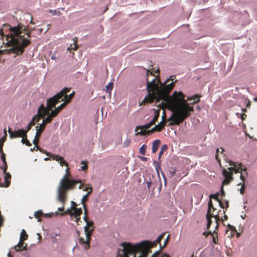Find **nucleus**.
Listing matches in <instances>:
<instances>
[{
  "mask_svg": "<svg viewBox=\"0 0 257 257\" xmlns=\"http://www.w3.org/2000/svg\"><path fill=\"white\" fill-rule=\"evenodd\" d=\"M176 173V170L174 168H171L169 170V177L172 178Z\"/></svg>",
  "mask_w": 257,
  "mask_h": 257,
  "instance_id": "473e14b6",
  "label": "nucleus"
},
{
  "mask_svg": "<svg viewBox=\"0 0 257 257\" xmlns=\"http://www.w3.org/2000/svg\"><path fill=\"white\" fill-rule=\"evenodd\" d=\"M36 149H37V147H36V146L35 145V147H34L33 148H31V149H30V151H31V152H33L34 150H35V151H37L38 150H36Z\"/></svg>",
  "mask_w": 257,
  "mask_h": 257,
  "instance_id": "bf43d9fd",
  "label": "nucleus"
},
{
  "mask_svg": "<svg viewBox=\"0 0 257 257\" xmlns=\"http://www.w3.org/2000/svg\"><path fill=\"white\" fill-rule=\"evenodd\" d=\"M85 222L86 224V226L84 227L86 238L84 239L82 237H80L79 238V242L83 246L85 249H87L90 247L89 242L95 227L92 221L88 220Z\"/></svg>",
  "mask_w": 257,
  "mask_h": 257,
  "instance_id": "0eeeda50",
  "label": "nucleus"
},
{
  "mask_svg": "<svg viewBox=\"0 0 257 257\" xmlns=\"http://www.w3.org/2000/svg\"><path fill=\"white\" fill-rule=\"evenodd\" d=\"M83 207L84 210V216H83V220L84 221H86L88 220V210L87 208L86 205H84Z\"/></svg>",
  "mask_w": 257,
  "mask_h": 257,
  "instance_id": "c756f323",
  "label": "nucleus"
},
{
  "mask_svg": "<svg viewBox=\"0 0 257 257\" xmlns=\"http://www.w3.org/2000/svg\"><path fill=\"white\" fill-rule=\"evenodd\" d=\"M82 213V210L81 208H76L72 210H66L62 214H69L71 217L73 216H80Z\"/></svg>",
  "mask_w": 257,
  "mask_h": 257,
  "instance_id": "4468645a",
  "label": "nucleus"
},
{
  "mask_svg": "<svg viewBox=\"0 0 257 257\" xmlns=\"http://www.w3.org/2000/svg\"><path fill=\"white\" fill-rule=\"evenodd\" d=\"M159 115H160V112L158 110H156L155 111V115L154 116V117L152 119V120L151 121H150V122L148 123H147L145 125H140V126H137L136 127V129H135V132H137V130H138V128L139 127H143V128H150L151 127V126L152 125H153V124H154L157 121L159 117Z\"/></svg>",
  "mask_w": 257,
  "mask_h": 257,
  "instance_id": "f8f14e48",
  "label": "nucleus"
},
{
  "mask_svg": "<svg viewBox=\"0 0 257 257\" xmlns=\"http://www.w3.org/2000/svg\"><path fill=\"white\" fill-rule=\"evenodd\" d=\"M62 93L57 94L53 97L50 98L47 100V106L45 108L43 104H42L38 109V114L33 117L35 122H38L41 118L44 119L46 115L49 113L53 107H55L56 104L58 103V101H60L61 98Z\"/></svg>",
  "mask_w": 257,
  "mask_h": 257,
  "instance_id": "423d86ee",
  "label": "nucleus"
},
{
  "mask_svg": "<svg viewBox=\"0 0 257 257\" xmlns=\"http://www.w3.org/2000/svg\"><path fill=\"white\" fill-rule=\"evenodd\" d=\"M214 215L212 213H207L206 215V218L207 219V228L208 229H209L211 224L212 223V221L211 218L212 217H213Z\"/></svg>",
  "mask_w": 257,
  "mask_h": 257,
  "instance_id": "bb28decb",
  "label": "nucleus"
},
{
  "mask_svg": "<svg viewBox=\"0 0 257 257\" xmlns=\"http://www.w3.org/2000/svg\"><path fill=\"white\" fill-rule=\"evenodd\" d=\"M221 194L222 197H224L225 196V192L223 191V186L221 187Z\"/></svg>",
  "mask_w": 257,
  "mask_h": 257,
  "instance_id": "4d7b16f0",
  "label": "nucleus"
},
{
  "mask_svg": "<svg viewBox=\"0 0 257 257\" xmlns=\"http://www.w3.org/2000/svg\"><path fill=\"white\" fill-rule=\"evenodd\" d=\"M8 132L10 134V137L11 139L17 138L19 137H27L26 132L23 129L18 130L17 131H13L9 127L8 128Z\"/></svg>",
  "mask_w": 257,
  "mask_h": 257,
  "instance_id": "9b49d317",
  "label": "nucleus"
},
{
  "mask_svg": "<svg viewBox=\"0 0 257 257\" xmlns=\"http://www.w3.org/2000/svg\"><path fill=\"white\" fill-rule=\"evenodd\" d=\"M4 132H5V137L3 138H2V139L0 140V142H3L4 143V142L6 140V138L7 137V132H6V129L4 130Z\"/></svg>",
  "mask_w": 257,
  "mask_h": 257,
  "instance_id": "09e8293b",
  "label": "nucleus"
},
{
  "mask_svg": "<svg viewBox=\"0 0 257 257\" xmlns=\"http://www.w3.org/2000/svg\"><path fill=\"white\" fill-rule=\"evenodd\" d=\"M92 190V188H90V191H89L85 195H84L81 199V203L83 204V206L84 205H86L85 202L88 200V195L91 193Z\"/></svg>",
  "mask_w": 257,
  "mask_h": 257,
  "instance_id": "c85d7f7f",
  "label": "nucleus"
},
{
  "mask_svg": "<svg viewBox=\"0 0 257 257\" xmlns=\"http://www.w3.org/2000/svg\"><path fill=\"white\" fill-rule=\"evenodd\" d=\"M4 173L5 174V180L6 184L5 185H4L3 187H8L11 184V175L9 173H7V171L6 172H4Z\"/></svg>",
  "mask_w": 257,
  "mask_h": 257,
  "instance_id": "4be33fe9",
  "label": "nucleus"
},
{
  "mask_svg": "<svg viewBox=\"0 0 257 257\" xmlns=\"http://www.w3.org/2000/svg\"><path fill=\"white\" fill-rule=\"evenodd\" d=\"M59 111L55 108L53 110H51V112L50 113L49 112V113L47 114L46 115H48V116L45 119V121L46 123H50L51 122L52 118L55 116H56Z\"/></svg>",
  "mask_w": 257,
  "mask_h": 257,
  "instance_id": "dca6fc26",
  "label": "nucleus"
},
{
  "mask_svg": "<svg viewBox=\"0 0 257 257\" xmlns=\"http://www.w3.org/2000/svg\"><path fill=\"white\" fill-rule=\"evenodd\" d=\"M246 117V115L244 113L241 114V119L242 120L244 119L245 117Z\"/></svg>",
  "mask_w": 257,
  "mask_h": 257,
  "instance_id": "052dcab7",
  "label": "nucleus"
},
{
  "mask_svg": "<svg viewBox=\"0 0 257 257\" xmlns=\"http://www.w3.org/2000/svg\"><path fill=\"white\" fill-rule=\"evenodd\" d=\"M81 164H84V165L81 166V169L82 171H85L86 170H87L88 168L87 163H85L84 161H82Z\"/></svg>",
  "mask_w": 257,
  "mask_h": 257,
  "instance_id": "37998d69",
  "label": "nucleus"
},
{
  "mask_svg": "<svg viewBox=\"0 0 257 257\" xmlns=\"http://www.w3.org/2000/svg\"><path fill=\"white\" fill-rule=\"evenodd\" d=\"M36 150H39L41 153L45 154L47 156H49L53 160H55L56 161H59L60 160H62V157H61V156H60L59 155H55V154H51V153H50L49 152H48L46 151H45V150L42 149V148H41L39 146H37V149H36Z\"/></svg>",
  "mask_w": 257,
  "mask_h": 257,
  "instance_id": "ddd939ff",
  "label": "nucleus"
},
{
  "mask_svg": "<svg viewBox=\"0 0 257 257\" xmlns=\"http://www.w3.org/2000/svg\"><path fill=\"white\" fill-rule=\"evenodd\" d=\"M161 144V141L160 140H155L153 142L152 144V152L153 153H156L158 149V148Z\"/></svg>",
  "mask_w": 257,
  "mask_h": 257,
  "instance_id": "5701e85b",
  "label": "nucleus"
},
{
  "mask_svg": "<svg viewBox=\"0 0 257 257\" xmlns=\"http://www.w3.org/2000/svg\"><path fill=\"white\" fill-rule=\"evenodd\" d=\"M28 238V235L24 229H22L20 237V241L17 245H15L14 249L16 251L27 249V244L24 241Z\"/></svg>",
  "mask_w": 257,
  "mask_h": 257,
  "instance_id": "6e6552de",
  "label": "nucleus"
},
{
  "mask_svg": "<svg viewBox=\"0 0 257 257\" xmlns=\"http://www.w3.org/2000/svg\"><path fill=\"white\" fill-rule=\"evenodd\" d=\"M77 206V204H76V203H75V202L74 201H71V206L70 208H68L67 209V210H72L76 208Z\"/></svg>",
  "mask_w": 257,
  "mask_h": 257,
  "instance_id": "58836bf2",
  "label": "nucleus"
},
{
  "mask_svg": "<svg viewBox=\"0 0 257 257\" xmlns=\"http://www.w3.org/2000/svg\"><path fill=\"white\" fill-rule=\"evenodd\" d=\"M74 43L73 44H71L70 46L68 48V50L70 51L71 50H76L78 48V45L77 44V38L76 37L73 39Z\"/></svg>",
  "mask_w": 257,
  "mask_h": 257,
  "instance_id": "393cba45",
  "label": "nucleus"
},
{
  "mask_svg": "<svg viewBox=\"0 0 257 257\" xmlns=\"http://www.w3.org/2000/svg\"><path fill=\"white\" fill-rule=\"evenodd\" d=\"M240 179L241 180L242 182H240L238 184V185H241V187L240 188L239 191L240 193L242 195H243L244 193V189H245V186H244V180H245V177L242 173L240 174Z\"/></svg>",
  "mask_w": 257,
  "mask_h": 257,
  "instance_id": "412c9836",
  "label": "nucleus"
},
{
  "mask_svg": "<svg viewBox=\"0 0 257 257\" xmlns=\"http://www.w3.org/2000/svg\"><path fill=\"white\" fill-rule=\"evenodd\" d=\"M43 215V212L41 210H38L35 212L34 216L36 218H38V221L40 222L41 219L40 217Z\"/></svg>",
  "mask_w": 257,
  "mask_h": 257,
  "instance_id": "7c9ffc66",
  "label": "nucleus"
},
{
  "mask_svg": "<svg viewBox=\"0 0 257 257\" xmlns=\"http://www.w3.org/2000/svg\"><path fill=\"white\" fill-rule=\"evenodd\" d=\"M69 91H70V89L67 88H64L60 92H59L58 94H60L61 92H62V96L61 98L60 99V101H58V103L63 101L64 100V97L65 99V101L67 104L68 103H69L71 101L72 98L73 97L74 94V93L73 92V93L70 94L69 95H67V94Z\"/></svg>",
  "mask_w": 257,
  "mask_h": 257,
  "instance_id": "9d476101",
  "label": "nucleus"
},
{
  "mask_svg": "<svg viewBox=\"0 0 257 257\" xmlns=\"http://www.w3.org/2000/svg\"><path fill=\"white\" fill-rule=\"evenodd\" d=\"M9 28V33H5L3 29L0 30V40L3 45L0 49V54L6 53H15L18 55L22 54L25 49L31 43V32L25 26L18 24L11 27L5 25Z\"/></svg>",
  "mask_w": 257,
  "mask_h": 257,
  "instance_id": "f03ea898",
  "label": "nucleus"
},
{
  "mask_svg": "<svg viewBox=\"0 0 257 257\" xmlns=\"http://www.w3.org/2000/svg\"><path fill=\"white\" fill-rule=\"evenodd\" d=\"M27 137H23L21 140V142L23 144H25L27 146H31L32 144L30 142V141L27 139Z\"/></svg>",
  "mask_w": 257,
  "mask_h": 257,
  "instance_id": "f704fd0d",
  "label": "nucleus"
},
{
  "mask_svg": "<svg viewBox=\"0 0 257 257\" xmlns=\"http://www.w3.org/2000/svg\"><path fill=\"white\" fill-rule=\"evenodd\" d=\"M250 105V102H248V103L246 105V107H249Z\"/></svg>",
  "mask_w": 257,
  "mask_h": 257,
  "instance_id": "69168bd1",
  "label": "nucleus"
},
{
  "mask_svg": "<svg viewBox=\"0 0 257 257\" xmlns=\"http://www.w3.org/2000/svg\"><path fill=\"white\" fill-rule=\"evenodd\" d=\"M147 187H148V189L149 190L150 189V187H151V186L152 185V182L151 181H147Z\"/></svg>",
  "mask_w": 257,
  "mask_h": 257,
  "instance_id": "8fccbe9b",
  "label": "nucleus"
},
{
  "mask_svg": "<svg viewBox=\"0 0 257 257\" xmlns=\"http://www.w3.org/2000/svg\"><path fill=\"white\" fill-rule=\"evenodd\" d=\"M220 149L221 150V151L220 152L219 149H218V148L217 149L216 152V155H215V159L218 162V163L219 164H220V156H219V153H220V154L222 156L224 157V154H223V152H224L223 149L222 148H220Z\"/></svg>",
  "mask_w": 257,
  "mask_h": 257,
  "instance_id": "b1692460",
  "label": "nucleus"
},
{
  "mask_svg": "<svg viewBox=\"0 0 257 257\" xmlns=\"http://www.w3.org/2000/svg\"><path fill=\"white\" fill-rule=\"evenodd\" d=\"M50 159V157H49V158H45L44 160H45V161H48V160H49Z\"/></svg>",
  "mask_w": 257,
  "mask_h": 257,
  "instance_id": "338daca9",
  "label": "nucleus"
},
{
  "mask_svg": "<svg viewBox=\"0 0 257 257\" xmlns=\"http://www.w3.org/2000/svg\"><path fill=\"white\" fill-rule=\"evenodd\" d=\"M4 221V217L2 215L1 212L0 211V228L3 226Z\"/></svg>",
  "mask_w": 257,
  "mask_h": 257,
  "instance_id": "49530a36",
  "label": "nucleus"
},
{
  "mask_svg": "<svg viewBox=\"0 0 257 257\" xmlns=\"http://www.w3.org/2000/svg\"><path fill=\"white\" fill-rule=\"evenodd\" d=\"M228 218L227 216L226 215H224L223 216V219L222 220H227Z\"/></svg>",
  "mask_w": 257,
  "mask_h": 257,
  "instance_id": "0e129e2a",
  "label": "nucleus"
},
{
  "mask_svg": "<svg viewBox=\"0 0 257 257\" xmlns=\"http://www.w3.org/2000/svg\"><path fill=\"white\" fill-rule=\"evenodd\" d=\"M213 208V205L212 202V201L211 199H210L209 202H208V212L207 213H211V208Z\"/></svg>",
  "mask_w": 257,
  "mask_h": 257,
  "instance_id": "4c0bfd02",
  "label": "nucleus"
},
{
  "mask_svg": "<svg viewBox=\"0 0 257 257\" xmlns=\"http://www.w3.org/2000/svg\"><path fill=\"white\" fill-rule=\"evenodd\" d=\"M49 12L51 13H52L53 15H61V13L60 11H56L55 10L53 11V10H50L49 11Z\"/></svg>",
  "mask_w": 257,
  "mask_h": 257,
  "instance_id": "c03bdc74",
  "label": "nucleus"
},
{
  "mask_svg": "<svg viewBox=\"0 0 257 257\" xmlns=\"http://www.w3.org/2000/svg\"><path fill=\"white\" fill-rule=\"evenodd\" d=\"M147 149V146L145 144H144L143 145H142L140 149H139V152L141 154H142V155H145V153H146V150Z\"/></svg>",
  "mask_w": 257,
  "mask_h": 257,
  "instance_id": "2f4dec72",
  "label": "nucleus"
},
{
  "mask_svg": "<svg viewBox=\"0 0 257 257\" xmlns=\"http://www.w3.org/2000/svg\"><path fill=\"white\" fill-rule=\"evenodd\" d=\"M3 145H4L3 142H0V153H1L4 152L3 149Z\"/></svg>",
  "mask_w": 257,
  "mask_h": 257,
  "instance_id": "603ef678",
  "label": "nucleus"
},
{
  "mask_svg": "<svg viewBox=\"0 0 257 257\" xmlns=\"http://www.w3.org/2000/svg\"><path fill=\"white\" fill-rule=\"evenodd\" d=\"M31 127H32V126L31 125H30V124H29L27 126V130H25V131L26 132V134L28 132H29L31 130Z\"/></svg>",
  "mask_w": 257,
  "mask_h": 257,
  "instance_id": "6e6d98bb",
  "label": "nucleus"
},
{
  "mask_svg": "<svg viewBox=\"0 0 257 257\" xmlns=\"http://www.w3.org/2000/svg\"><path fill=\"white\" fill-rule=\"evenodd\" d=\"M229 165L233 167H229L227 169H223L222 175L224 179L222 181V185H227L233 180V174L240 172L247 176V168L241 163H237L232 161H229Z\"/></svg>",
  "mask_w": 257,
  "mask_h": 257,
  "instance_id": "39448f33",
  "label": "nucleus"
},
{
  "mask_svg": "<svg viewBox=\"0 0 257 257\" xmlns=\"http://www.w3.org/2000/svg\"><path fill=\"white\" fill-rule=\"evenodd\" d=\"M213 217H214V218H215V220H216V228H217V226H218L217 222H218L219 220H220L219 216H218V214H216V215H214Z\"/></svg>",
  "mask_w": 257,
  "mask_h": 257,
  "instance_id": "de8ad7c7",
  "label": "nucleus"
},
{
  "mask_svg": "<svg viewBox=\"0 0 257 257\" xmlns=\"http://www.w3.org/2000/svg\"><path fill=\"white\" fill-rule=\"evenodd\" d=\"M58 210L60 211H62L64 210V207H60L58 208Z\"/></svg>",
  "mask_w": 257,
  "mask_h": 257,
  "instance_id": "e2e57ef3",
  "label": "nucleus"
},
{
  "mask_svg": "<svg viewBox=\"0 0 257 257\" xmlns=\"http://www.w3.org/2000/svg\"><path fill=\"white\" fill-rule=\"evenodd\" d=\"M169 236H170V235L169 234V235H168V236H167V239H166V241H165V244H164V246H163V247H164V246L166 245V244H167V242H168V239H169Z\"/></svg>",
  "mask_w": 257,
  "mask_h": 257,
  "instance_id": "13d9d810",
  "label": "nucleus"
},
{
  "mask_svg": "<svg viewBox=\"0 0 257 257\" xmlns=\"http://www.w3.org/2000/svg\"><path fill=\"white\" fill-rule=\"evenodd\" d=\"M67 104V103L65 101H64V102H63L59 106L56 108L60 112L62 109H63L66 106Z\"/></svg>",
  "mask_w": 257,
  "mask_h": 257,
  "instance_id": "ea45409f",
  "label": "nucleus"
},
{
  "mask_svg": "<svg viewBox=\"0 0 257 257\" xmlns=\"http://www.w3.org/2000/svg\"><path fill=\"white\" fill-rule=\"evenodd\" d=\"M153 165H154L156 170L158 174H159V171L160 170L161 171L162 176H163V177L164 179L165 182L166 183V177L161 169V166H160L161 162H157L156 161H154L153 162Z\"/></svg>",
  "mask_w": 257,
  "mask_h": 257,
  "instance_id": "6ab92c4d",
  "label": "nucleus"
},
{
  "mask_svg": "<svg viewBox=\"0 0 257 257\" xmlns=\"http://www.w3.org/2000/svg\"><path fill=\"white\" fill-rule=\"evenodd\" d=\"M47 123H48L46 122V121H45V119H44L43 120V123L42 124H40V125L39 126L38 125L36 127L37 132H36V134L35 138L33 141V143L36 146L37 148V146H38V144L39 142L40 137L42 133L45 130L46 125Z\"/></svg>",
  "mask_w": 257,
  "mask_h": 257,
  "instance_id": "1a4fd4ad",
  "label": "nucleus"
},
{
  "mask_svg": "<svg viewBox=\"0 0 257 257\" xmlns=\"http://www.w3.org/2000/svg\"><path fill=\"white\" fill-rule=\"evenodd\" d=\"M160 250L159 251H155L153 254H152L151 256V257H158L159 253H160V250L163 248V247L161 246V245L160 244Z\"/></svg>",
  "mask_w": 257,
  "mask_h": 257,
  "instance_id": "79ce46f5",
  "label": "nucleus"
},
{
  "mask_svg": "<svg viewBox=\"0 0 257 257\" xmlns=\"http://www.w3.org/2000/svg\"><path fill=\"white\" fill-rule=\"evenodd\" d=\"M175 77V76H171L164 83H161L160 81L157 80L158 82L160 83V86L156 83V78L150 82L147 80V89L148 94L140 103V105H145L155 100L158 102L162 99L173 112L168 119V121H171L169 126L179 125L194 111L193 107L190 106V104H194L200 101V96L197 94L188 97L185 100V95L181 91H174L172 96H169L170 92L174 86V83H168L173 81Z\"/></svg>",
  "mask_w": 257,
  "mask_h": 257,
  "instance_id": "f257e3e1",
  "label": "nucleus"
},
{
  "mask_svg": "<svg viewBox=\"0 0 257 257\" xmlns=\"http://www.w3.org/2000/svg\"><path fill=\"white\" fill-rule=\"evenodd\" d=\"M153 165H154L156 170L158 174H159V171L160 170L161 171L162 176H163V177L164 179L165 182L166 183V177L161 169V166H160L161 162H157L156 161H154L153 162Z\"/></svg>",
  "mask_w": 257,
  "mask_h": 257,
  "instance_id": "aec40b11",
  "label": "nucleus"
},
{
  "mask_svg": "<svg viewBox=\"0 0 257 257\" xmlns=\"http://www.w3.org/2000/svg\"><path fill=\"white\" fill-rule=\"evenodd\" d=\"M70 176V173L69 169L67 168L66 174L60 180L58 188V199L63 205H64L66 200L67 192L74 189L77 184L81 183V180L70 179L69 178Z\"/></svg>",
  "mask_w": 257,
  "mask_h": 257,
  "instance_id": "20e7f679",
  "label": "nucleus"
},
{
  "mask_svg": "<svg viewBox=\"0 0 257 257\" xmlns=\"http://www.w3.org/2000/svg\"><path fill=\"white\" fill-rule=\"evenodd\" d=\"M155 73H158L159 74V69H157L156 70H153V71H152V70H147V75H152V76H154L155 75Z\"/></svg>",
  "mask_w": 257,
  "mask_h": 257,
  "instance_id": "e433bc0d",
  "label": "nucleus"
},
{
  "mask_svg": "<svg viewBox=\"0 0 257 257\" xmlns=\"http://www.w3.org/2000/svg\"><path fill=\"white\" fill-rule=\"evenodd\" d=\"M218 196H219V193H217L215 194L210 195L209 197H210V199L213 198V199H214L215 200H216V201H217L219 204L221 208H224L225 207L226 208H227L229 206L228 201H225V205L224 206L223 201L219 199Z\"/></svg>",
  "mask_w": 257,
  "mask_h": 257,
  "instance_id": "2eb2a0df",
  "label": "nucleus"
},
{
  "mask_svg": "<svg viewBox=\"0 0 257 257\" xmlns=\"http://www.w3.org/2000/svg\"><path fill=\"white\" fill-rule=\"evenodd\" d=\"M167 149V146L166 145H164L162 146L161 150L159 152V156H158L159 160L160 159L164 151H166Z\"/></svg>",
  "mask_w": 257,
  "mask_h": 257,
  "instance_id": "72a5a7b5",
  "label": "nucleus"
},
{
  "mask_svg": "<svg viewBox=\"0 0 257 257\" xmlns=\"http://www.w3.org/2000/svg\"><path fill=\"white\" fill-rule=\"evenodd\" d=\"M30 125L31 126L34 125L35 124V120L33 118L31 120V121L29 123Z\"/></svg>",
  "mask_w": 257,
  "mask_h": 257,
  "instance_id": "5fc2aeb1",
  "label": "nucleus"
},
{
  "mask_svg": "<svg viewBox=\"0 0 257 257\" xmlns=\"http://www.w3.org/2000/svg\"><path fill=\"white\" fill-rule=\"evenodd\" d=\"M164 235L165 233H162L154 242L144 240L134 244L131 242H122L120 244L122 248L118 250L117 257H129L131 255L133 257H147L152 252L151 248L156 246L158 243L160 244Z\"/></svg>",
  "mask_w": 257,
  "mask_h": 257,
  "instance_id": "7ed1b4c3",
  "label": "nucleus"
},
{
  "mask_svg": "<svg viewBox=\"0 0 257 257\" xmlns=\"http://www.w3.org/2000/svg\"><path fill=\"white\" fill-rule=\"evenodd\" d=\"M209 234H210L212 235V238H213V242L215 244H217L218 243V237H217V232H216L215 231H214L212 233H211V231H209L207 233V235H208Z\"/></svg>",
  "mask_w": 257,
  "mask_h": 257,
  "instance_id": "cd10ccee",
  "label": "nucleus"
},
{
  "mask_svg": "<svg viewBox=\"0 0 257 257\" xmlns=\"http://www.w3.org/2000/svg\"><path fill=\"white\" fill-rule=\"evenodd\" d=\"M90 188H92L91 187H86L84 191H88V190L90 191Z\"/></svg>",
  "mask_w": 257,
  "mask_h": 257,
  "instance_id": "680f3d73",
  "label": "nucleus"
},
{
  "mask_svg": "<svg viewBox=\"0 0 257 257\" xmlns=\"http://www.w3.org/2000/svg\"><path fill=\"white\" fill-rule=\"evenodd\" d=\"M227 226H228V227L230 229H231L232 231H233V230H235V227L232 226H231V225H229V224H228Z\"/></svg>",
  "mask_w": 257,
  "mask_h": 257,
  "instance_id": "864d4df0",
  "label": "nucleus"
},
{
  "mask_svg": "<svg viewBox=\"0 0 257 257\" xmlns=\"http://www.w3.org/2000/svg\"><path fill=\"white\" fill-rule=\"evenodd\" d=\"M149 128H144L142 127H139L138 130H137L136 133V136L142 135V136H146L149 135L152 133V132H150V130H148Z\"/></svg>",
  "mask_w": 257,
  "mask_h": 257,
  "instance_id": "a211bd4d",
  "label": "nucleus"
},
{
  "mask_svg": "<svg viewBox=\"0 0 257 257\" xmlns=\"http://www.w3.org/2000/svg\"><path fill=\"white\" fill-rule=\"evenodd\" d=\"M165 125L166 122L163 120L159 124L156 125L152 129L150 130V132H152V133H154L156 132H161Z\"/></svg>",
  "mask_w": 257,
  "mask_h": 257,
  "instance_id": "f3484780",
  "label": "nucleus"
},
{
  "mask_svg": "<svg viewBox=\"0 0 257 257\" xmlns=\"http://www.w3.org/2000/svg\"><path fill=\"white\" fill-rule=\"evenodd\" d=\"M71 220H74L78 225H79V222H82L81 220L80 216H73V217H71Z\"/></svg>",
  "mask_w": 257,
  "mask_h": 257,
  "instance_id": "c9c22d12",
  "label": "nucleus"
},
{
  "mask_svg": "<svg viewBox=\"0 0 257 257\" xmlns=\"http://www.w3.org/2000/svg\"><path fill=\"white\" fill-rule=\"evenodd\" d=\"M139 158H140V160L143 161H147V159H148V158L147 157H145L143 156H140Z\"/></svg>",
  "mask_w": 257,
  "mask_h": 257,
  "instance_id": "3c124183",
  "label": "nucleus"
},
{
  "mask_svg": "<svg viewBox=\"0 0 257 257\" xmlns=\"http://www.w3.org/2000/svg\"><path fill=\"white\" fill-rule=\"evenodd\" d=\"M59 161H60L59 163L61 166L65 165L67 167L68 166V164L64 160L63 157H62V159L60 160Z\"/></svg>",
  "mask_w": 257,
  "mask_h": 257,
  "instance_id": "a19ab883",
  "label": "nucleus"
},
{
  "mask_svg": "<svg viewBox=\"0 0 257 257\" xmlns=\"http://www.w3.org/2000/svg\"><path fill=\"white\" fill-rule=\"evenodd\" d=\"M107 91H110L113 88V83L110 82L108 85L106 86Z\"/></svg>",
  "mask_w": 257,
  "mask_h": 257,
  "instance_id": "a18cd8bd",
  "label": "nucleus"
},
{
  "mask_svg": "<svg viewBox=\"0 0 257 257\" xmlns=\"http://www.w3.org/2000/svg\"><path fill=\"white\" fill-rule=\"evenodd\" d=\"M1 159L5 165V167L3 168V172H6V171H7V165L6 160V155L4 152L1 153Z\"/></svg>",
  "mask_w": 257,
  "mask_h": 257,
  "instance_id": "a878e982",
  "label": "nucleus"
},
{
  "mask_svg": "<svg viewBox=\"0 0 257 257\" xmlns=\"http://www.w3.org/2000/svg\"><path fill=\"white\" fill-rule=\"evenodd\" d=\"M8 257H13V256L11 255V253H10V252H9V253H8Z\"/></svg>",
  "mask_w": 257,
  "mask_h": 257,
  "instance_id": "774afa93",
  "label": "nucleus"
}]
</instances>
